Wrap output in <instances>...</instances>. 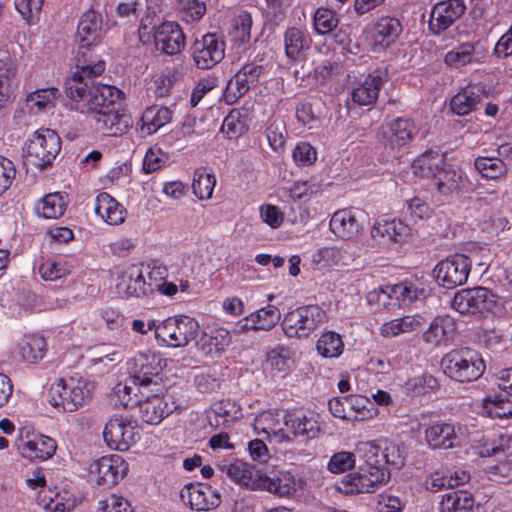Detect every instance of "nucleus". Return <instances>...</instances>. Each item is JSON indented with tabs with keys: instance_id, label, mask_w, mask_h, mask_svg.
<instances>
[{
	"instance_id": "obj_1",
	"label": "nucleus",
	"mask_w": 512,
	"mask_h": 512,
	"mask_svg": "<svg viewBox=\"0 0 512 512\" xmlns=\"http://www.w3.org/2000/svg\"><path fill=\"white\" fill-rule=\"evenodd\" d=\"M227 475L238 484L251 490H264L284 497L295 491L294 476L287 471L263 473L256 467L241 460L227 466Z\"/></svg>"
},
{
	"instance_id": "obj_2",
	"label": "nucleus",
	"mask_w": 512,
	"mask_h": 512,
	"mask_svg": "<svg viewBox=\"0 0 512 512\" xmlns=\"http://www.w3.org/2000/svg\"><path fill=\"white\" fill-rule=\"evenodd\" d=\"M86 60L83 61V65L80 70L73 73L72 79L66 83L65 93L71 100L82 103V112H90L92 110L90 98L97 96L98 101H105V98H109L113 93H117L116 87L105 84H96L94 78L100 75L104 71V62L98 61L95 65L85 64Z\"/></svg>"
},
{
	"instance_id": "obj_3",
	"label": "nucleus",
	"mask_w": 512,
	"mask_h": 512,
	"mask_svg": "<svg viewBox=\"0 0 512 512\" xmlns=\"http://www.w3.org/2000/svg\"><path fill=\"white\" fill-rule=\"evenodd\" d=\"M441 368L452 380L466 383L483 375L485 363L477 351L463 347L446 353L441 360Z\"/></svg>"
},
{
	"instance_id": "obj_4",
	"label": "nucleus",
	"mask_w": 512,
	"mask_h": 512,
	"mask_svg": "<svg viewBox=\"0 0 512 512\" xmlns=\"http://www.w3.org/2000/svg\"><path fill=\"white\" fill-rule=\"evenodd\" d=\"M451 307L460 314L473 316H484L485 313L501 315L504 309L499 296L482 286L457 291Z\"/></svg>"
},
{
	"instance_id": "obj_5",
	"label": "nucleus",
	"mask_w": 512,
	"mask_h": 512,
	"mask_svg": "<svg viewBox=\"0 0 512 512\" xmlns=\"http://www.w3.org/2000/svg\"><path fill=\"white\" fill-rule=\"evenodd\" d=\"M116 91V94L113 93L111 97L105 98V101H98L97 96L90 98L93 106L89 113L94 115L98 125L97 129L111 136L122 135L132 126L130 115L116 107L122 96L121 90L116 88Z\"/></svg>"
},
{
	"instance_id": "obj_6",
	"label": "nucleus",
	"mask_w": 512,
	"mask_h": 512,
	"mask_svg": "<svg viewBox=\"0 0 512 512\" xmlns=\"http://www.w3.org/2000/svg\"><path fill=\"white\" fill-rule=\"evenodd\" d=\"M199 334L198 322L188 316L170 317L155 328L157 340L171 347H184Z\"/></svg>"
},
{
	"instance_id": "obj_7",
	"label": "nucleus",
	"mask_w": 512,
	"mask_h": 512,
	"mask_svg": "<svg viewBox=\"0 0 512 512\" xmlns=\"http://www.w3.org/2000/svg\"><path fill=\"white\" fill-rule=\"evenodd\" d=\"M61 150V140L51 129L37 130L25 150L26 162L41 169L51 165Z\"/></svg>"
},
{
	"instance_id": "obj_8",
	"label": "nucleus",
	"mask_w": 512,
	"mask_h": 512,
	"mask_svg": "<svg viewBox=\"0 0 512 512\" xmlns=\"http://www.w3.org/2000/svg\"><path fill=\"white\" fill-rule=\"evenodd\" d=\"M381 446L373 442H359L354 449V469L361 471L362 477L370 473L369 484L361 487L367 490L375 483H386L390 478L388 468L380 467Z\"/></svg>"
},
{
	"instance_id": "obj_9",
	"label": "nucleus",
	"mask_w": 512,
	"mask_h": 512,
	"mask_svg": "<svg viewBox=\"0 0 512 512\" xmlns=\"http://www.w3.org/2000/svg\"><path fill=\"white\" fill-rule=\"evenodd\" d=\"M325 311L317 305H306L288 312L282 321V329L289 338L307 337L324 322Z\"/></svg>"
},
{
	"instance_id": "obj_10",
	"label": "nucleus",
	"mask_w": 512,
	"mask_h": 512,
	"mask_svg": "<svg viewBox=\"0 0 512 512\" xmlns=\"http://www.w3.org/2000/svg\"><path fill=\"white\" fill-rule=\"evenodd\" d=\"M161 362V356L150 351L139 352L129 360L130 382L133 386H138L137 390L142 396L144 393L141 389L158 384L157 379L162 370Z\"/></svg>"
},
{
	"instance_id": "obj_11",
	"label": "nucleus",
	"mask_w": 512,
	"mask_h": 512,
	"mask_svg": "<svg viewBox=\"0 0 512 512\" xmlns=\"http://www.w3.org/2000/svg\"><path fill=\"white\" fill-rule=\"evenodd\" d=\"M471 266V260L466 255L454 254L438 262L433 274L441 287L454 289L467 282Z\"/></svg>"
},
{
	"instance_id": "obj_12",
	"label": "nucleus",
	"mask_w": 512,
	"mask_h": 512,
	"mask_svg": "<svg viewBox=\"0 0 512 512\" xmlns=\"http://www.w3.org/2000/svg\"><path fill=\"white\" fill-rule=\"evenodd\" d=\"M87 393L73 379H59L49 389V403L62 412H74L83 405Z\"/></svg>"
},
{
	"instance_id": "obj_13",
	"label": "nucleus",
	"mask_w": 512,
	"mask_h": 512,
	"mask_svg": "<svg viewBox=\"0 0 512 512\" xmlns=\"http://www.w3.org/2000/svg\"><path fill=\"white\" fill-rule=\"evenodd\" d=\"M225 43L216 34L208 33L192 45V55L199 69H210L224 58Z\"/></svg>"
},
{
	"instance_id": "obj_14",
	"label": "nucleus",
	"mask_w": 512,
	"mask_h": 512,
	"mask_svg": "<svg viewBox=\"0 0 512 512\" xmlns=\"http://www.w3.org/2000/svg\"><path fill=\"white\" fill-rule=\"evenodd\" d=\"M181 500L192 510L209 511L221 503L220 493L209 485L189 483L180 493Z\"/></svg>"
},
{
	"instance_id": "obj_15",
	"label": "nucleus",
	"mask_w": 512,
	"mask_h": 512,
	"mask_svg": "<svg viewBox=\"0 0 512 512\" xmlns=\"http://www.w3.org/2000/svg\"><path fill=\"white\" fill-rule=\"evenodd\" d=\"M457 332L456 320L448 315H438L432 319L421 334V340L430 348L446 346Z\"/></svg>"
},
{
	"instance_id": "obj_16",
	"label": "nucleus",
	"mask_w": 512,
	"mask_h": 512,
	"mask_svg": "<svg viewBox=\"0 0 512 512\" xmlns=\"http://www.w3.org/2000/svg\"><path fill=\"white\" fill-rule=\"evenodd\" d=\"M103 438L110 448L126 451L132 444L136 443L139 435L131 422L115 417L106 423Z\"/></svg>"
},
{
	"instance_id": "obj_17",
	"label": "nucleus",
	"mask_w": 512,
	"mask_h": 512,
	"mask_svg": "<svg viewBox=\"0 0 512 512\" xmlns=\"http://www.w3.org/2000/svg\"><path fill=\"white\" fill-rule=\"evenodd\" d=\"M154 43L158 51L166 55H176L185 46V35L176 22H163L154 27Z\"/></svg>"
},
{
	"instance_id": "obj_18",
	"label": "nucleus",
	"mask_w": 512,
	"mask_h": 512,
	"mask_svg": "<svg viewBox=\"0 0 512 512\" xmlns=\"http://www.w3.org/2000/svg\"><path fill=\"white\" fill-rule=\"evenodd\" d=\"M91 473L96 474L99 485L111 487L127 473L128 466L119 455L103 456L91 465Z\"/></svg>"
},
{
	"instance_id": "obj_19",
	"label": "nucleus",
	"mask_w": 512,
	"mask_h": 512,
	"mask_svg": "<svg viewBox=\"0 0 512 512\" xmlns=\"http://www.w3.org/2000/svg\"><path fill=\"white\" fill-rule=\"evenodd\" d=\"M466 6L463 0H447L437 3L429 21V28L435 34L448 29L465 12Z\"/></svg>"
},
{
	"instance_id": "obj_20",
	"label": "nucleus",
	"mask_w": 512,
	"mask_h": 512,
	"mask_svg": "<svg viewBox=\"0 0 512 512\" xmlns=\"http://www.w3.org/2000/svg\"><path fill=\"white\" fill-rule=\"evenodd\" d=\"M138 408L141 419L148 424H158L177 407L172 396H160L155 393L144 399L138 400Z\"/></svg>"
},
{
	"instance_id": "obj_21",
	"label": "nucleus",
	"mask_w": 512,
	"mask_h": 512,
	"mask_svg": "<svg viewBox=\"0 0 512 512\" xmlns=\"http://www.w3.org/2000/svg\"><path fill=\"white\" fill-rule=\"evenodd\" d=\"M231 343V336L223 327H207L205 330L199 328V334L195 338V346L204 355H219Z\"/></svg>"
},
{
	"instance_id": "obj_22",
	"label": "nucleus",
	"mask_w": 512,
	"mask_h": 512,
	"mask_svg": "<svg viewBox=\"0 0 512 512\" xmlns=\"http://www.w3.org/2000/svg\"><path fill=\"white\" fill-rule=\"evenodd\" d=\"M402 32L401 22L394 17L380 18L371 30L372 50L381 52L394 43Z\"/></svg>"
},
{
	"instance_id": "obj_23",
	"label": "nucleus",
	"mask_w": 512,
	"mask_h": 512,
	"mask_svg": "<svg viewBox=\"0 0 512 512\" xmlns=\"http://www.w3.org/2000/svg\"><path fill=\"white\" fill-rule=\"evenodd\" d=\"M432 181L437 192L445 197L459 194L466 184L463 172L445 161L434 175Z\"/></svg>"
},
{
	"instance_id": "obj_24",
	"label": "nucleus",
	"mask_w": 512,
	"mask_h": 512,
	"mask_svg": "<svg viewBox=\"0 0 512 512\" xmlns=\"http://www.w3.org/2000/svg\"><path fill=\"white\" fill-rule=\"evenodd\" d=\"M117 293L124 298L143 297L151 295V289L146 285L142 270L135 265L124 270L116 284Z\"/></svg>"
},
{
	"instance_id": "obj_25",
	"label": "nucleus",
	"mask_w": 512,
	"mask_h": 512,
	"mask_svg": "<svg viewBox=\"0 0 512 512\" xmlns=\"http://www.w3.org/2000/svg\"><path fill=\"white\" fill-rule=\"evenodd\" d=\"M102 36V19L100 14L93 10L85 12L77 27V38L80 49H89L98 44Z\"/></svg>"
},
{
	"instance_id": "obj_26",
	"label": "nucleus",
	"mask_w": 512,
	"mask_h": 512,
	"mask_svg": "<svg viewBox=\"0 0 512 512\" xmlns=\"http://www.w3.org/2000/svg\"><path fill=\"white\" fill-rule=\"evenodd\" d=\"M280 317L278 308L268 305L239 321L236 329L239 333L247 330H270L277 324Z\"/></svg>"
},
{
	"instance_id": "obj_27",
	"label": "nucleus",
	"mask_w": 512,
	"mask_h": 512,
	"mask_svg": "<svg viewBox=\"0 0 512 512\" xmlns=\"http://www.w3.org/2000/svg\"><path fill=\"white\" fill-rule=\"evenodd\" d=\"M240 411L234 402L221 400L214 403L206 412L209 425L214 429H226L238 418Z\"/></svg>"
},
{
	"instance_id": "obj_28",
	"label": "nucleus",
	"mask_w": 512,
	"mask_h": 512,
	"mask_svg": "<svg viewBox=\"0 0 512 512\" xmlns=\"http://www.w3.org/2000/svg\"><path fill=\"white\" fill-rule=\"evenodd\" d=\"M56 442L48 436H39L35 439L21 441L18 450L24 458L30 460H46L55 453Z\"/></svg>"
},
{
	"instance_id": "obj_29",
	"label": "nucleus",
	"mask_w": 512,
	"mask_h": 512,
	"mask_svg": "<svg viewBox=\"0 0 512 512\" xmlns=\"http://www.w3.org/2000/svg\"><path fill=\"white\" fill-rule=\"evenodd\" d=\"M95 213L110 225L121 224L126 217V209L123 205L106 192L96 197Z\"/></svg>"
},
{
	"instance_id": "obj_30",
	"label": "nucleus",
	"mask_w": 512,
	"mask_h": 512,
	"mask_svg": "<svg viewBox=\"0 0 512 512\" xmlns=\"http://www.w3.org/2000/svg\"><path fill=\"white\" fill-rule=\"evenodd\" d=\"M425 439L428 445L434 449L452 448L457 439L455 426L451 423H435L425 430Z\"/></svg>"
},
{
	"instance_id": "obj_31",
	"label": "nucleus",
	"mask_w": 512,
	"mask_h": 512,
	"mask_svg": "<svg viewBox=\"0 0 512 512\" xmlns=\"http://www.w3.org/2000/svg\"><path fill=\"white\" fill-rule=\"evenodd\" d=\"M409 227L399 219L377 221L371 230L372 238L380 237L387 241L403 242L409 235Z\"/></svg>"
},
{
	"instance_id": "obj_32",
	"label": "nucleus",
	"mask_w": 512,
	"mask_h": 512,
	"mask_svg": "<svg viewBox=\"0 0 512 512\" xmlns=\"http://www.w3.org/2000/svg\"><path fill=\"white\" fill-rule=\"evenodd\" d=\"M276 413L262 412L254 420V430L257 434H266L267 438H275L277 442L290 441V437L280 427Z\"/></svg>"
},
{
	"instance_id": "obj_33",
	"label": "nucleus",
	"mask_w": 512,
	"mask_h": 512,
	"mask_svg": "<svg viewBox=\"0 0 512 512\" xmlns=\"http://www.w3.org/2000/svg\"><path fill=\"white\" fill-rule=\"evenodd\" d=\"M482 96L475 87H466L452 97L450 108L453 113L464 116L477 109Z\"/></svg>"
},
{
	"instance_id": "obj_34",
	"label": "nucleus",
	"mask_w": 512,
	"mask_h": 512,
	"mask_svg": "<svg viewBox=\"0 0 512 512\" xmlns=\"http://www.w3.org/2000/svg\"><path fill=\"white\" fill-rule=\"evenodd\" d=\"M382 85L383 78L378 72L369 74L357 88H354V103L359 105L373 104Z\"/></svg>"
},
{
	"instance_id": "obj_35",
	"label": "nucleus",
	"mask_w": 512,
	"mask_h": 512,
	"mask_svg": "<svg viewBox=\"0 0 512 512\" xmlns=\"http://www.w3.org/2000/svg\"><path fill=\"white\" fill-rule=\"evenodd\" d=\"M474 507V498L467 491H450L443 495L440 502L441 512H470Z\"/></svg>"
},
{
	"instance_id": "obj_36",
	"label": "nucleus",
	"mask_w": 512,
	"mask_h": 512,
	"mask_svg": "<svg viewBox=\"0 0 512 512\" xmlns=\"http://www.w3.org/2000/svg\"><path fill=\"white\" fill-rule=\"evenodd\" d=\"M284 424L294 436H305L307 439L317 437L320 432L318 422L305 415L288 414L284 417Z\"/></svg>"
},
{
	"instance_id": "obj_37",
	"label": "nucleus",
	"mask_w": 512,
	"mask_h": 512,
	"mask_svg": "<svg viewBox=\"0 0 512 512\" xmlns=\"http://www.w3.org/2000/svg\"><path fill=\"white\" fill-rule=\"evenodd\" d=\"M442 155L434 151H426L412 163L413 173L421 178L433 179L434 175L444 164Z\"/></svg>"
},
{
	"instance_id": "obj_38",
	"label": "nucleus",
	"mask_w": 512,
	"mask_h": 512,
	"mask_svg": "<svg viewBox=\"0 0 512 512\" xmlns=\"http://www.w3.org/2000/svg\"><path fill=\"white\" fill-rule=\"evenodd\" d=\"M172 119V112L167 107H148L141 117V130L151 135L160 127L169 123Z\"/></svg>"
},
{
	"instance_id": "obj_39",
	"label": "nucleus",
	"mask_w": 512,
	"mask_h": 512,
	"mask_svg": "<svg viewBox=\"0 0 512 512\" xmlns=\"http://www.w3.org/2000/svg\"><path fill=\"white\" fill-rule=\"evenodd\" d=\"M487 413L493 418L512 417V397L501 391L500 394L488 395L485 398Z\"/></svg>"
},
{
	"instance_id": "obj_40",
	"label": "nucleus",
	"mask_w": 512,
	"mask_h": 512,
	"mask_svg": "<svg viewBox=\"0 0 512 512\" xmlns=\"http://www.w3.org/2000/svg\"><path fill=\"white\" fill-rule=\"evenodd\" d=\"M46 341L40 336H29L19 344V354L29 363L41 360L46 354Z\"/></svg>"
},
{
	"instance_id": "obj_41",
	"label": "nucleus",
	"mask_w": 512,
	"mask_h": 512,
	"mask_svg": "<svg viewBox=\"0 0 512 512\" xmlns=\"http://www.w3.org/2000/svg\"><path fill=\"white\" fill-rule=\"evenodd\" d=\"M474 166L482 177L487 179H500L507 173L506 164L498 157H477Z\"/></svg>"
},
{
	"instance_id": "obj_42",
	"label": "nucleus",
	"mask_w": 512,
	"mask_h": 512,
	"mask_svg": "<svg viewBox=\"0 0 512 512\" xmlns=\"http://www.w3.org/2000/svg\"><path fill=\"white\" fill-rule=\"evenodd\" d=\"M36 209L46 219H57L65 212L66 202L60 193H51L43 197Z\"/></svg>"
},
{
	"instance_id": "obj_43",
	"label": "nucleus",
	"mask_w": 512,
	"mask_h": 512,
	"mask_svg": "<svg viewBox=\"0 0 512 512\" xmlns=\"http://www.w3.org/2000/svg\"><path fill=\"white\" fill-rule=\"evenodd\" d=\"M438 388L437 379L431 374H423L408 379L404 384V392L408 396H420Z\"/></svg>"
},
{
	"instance_id": "obj_44",
	"label": "nucleus",
	"mask_w": 512,
	"mask_h": 512,
	"mask_svg": "<svg viewBox=\"0 0 512 512\" xmlns=\"http://www.w3.org/2000/svg\"><path fill=\"white\" fill-rule=\"evenodd\" d=\"M285 54L290 59H297L305 47H308L309 41L304 32L292 27L287 29L284 34Z\"/></svg>"
},
{
	"instance_id": "obj_45",
	"label": "nucleus",
	"mask_w": 512,
	"mask_h": 512,
	"mask_svg": "<svg viewBox=\"0 0 512 512\" xmlns=\"http://www.w3.org/2000/svg\"><path fill=\"white\" fill-rule=\"evenodd\" d=\"M329 226L335 236L349 240L352 237V210L345 208L336 211L332 215Z\"/></svg>"
},
{
	"instance_id": "obj_46",
	"label": "nucleus",
	"mask_w": 512,
	"mask_h": 512,
	"mask_svg": "<svg viewBox=\"0 0 512 512\" xmlns=\"http://www.w3.org/2000/svg\"><path fill=\"white\" fill-rule=\"evenodd\" d=\"M387 292L390 295V300L392 298L396 299L398 306H408L418 299L420 294L424 293L423 289H418L407 282L389 285L387 286Z\"/></svg>"
},
{
	"instance_id": "obj_47",
	"label": "nucleus",
	"mask_w": 512,
	"mask_h": 512,
	"mask_svg": "<svg viewBox=\"0 0 512 512\" xmlns=\"http://www.w3.org/2000/svg\"><path fill=\"white\" fill-rule=\"evenodd\" d=\"M388 124L390 127H386V135H396L395 141L402 143L403 146L407 145L417 133L413 121L407 118H397Z\"/></svg>"
},
{
	"instance_id": "obj_48",
	"label": "nucleus",
	"mask_w": 512,
	"mask_h": 512,
	"mask_svg": "<svg viewBox=\"0 0 512 512\" xmlns=\"http://www.w3.org/2000/svg\"><path fill=\"white\" fill-rule=\"evenodd\" d=\"M216 184L215 176L204 168H198L194 173L192 189L199 199H209Z\"/></svg>"
},
{
	"instance_id": "obj_49",
	"label": "nucleus",
	"mask_w": 512,
	"mask_h": 512,
	"mask_svg": "<svg viewBox=\"0 0 512 512\" xmlns=\"http://www.w3.org/2000/svg\"><path fill=\"white\" fill-rule=\"evenodd\" d=\"M474 55V44L466 42L446 53L444 61L448 66L459 68L471 63Z\"/></svg>"
},
{
	"instance_id": "obj_50",
	"label": "nucleus",
	"mask_w": 512,
	"mask_h": 512,
	"mask_svg": "<svg viewBox=\"0 0 512 512\" xmlns=\"http://www.w3.org/2000/svg\"><path fill=\"white\" fill-rule=\"evenodd\" d=\"M182 19L187 23L201 20L206 13V0H177Z\"/></svg>"
},
{
	"instance_id": "obj_51",
	"label": "nucleus",
	"mask_w": 512,
	"mask_h": 512,
	"mask_svg": "<svg viewBox=\"0 0 512 512\" xmlns=\"http://www.w3.org/2000/svg\"><path fill=\"white\" fill-rule=\"evenodd\" d=\"M250 89V84L239 72H237L227 83L223 98L227 104H234L239 98L245 95Z\"/></svg>"
},
{
	"instance_id": "obj_52",
	"label": "nucleus",
	"mask_w": 512,
	"mask_h": 512,
	"mask_svg": "<svg viewBox=\"0 0 512 512\" xmlns=\"http://www.w3.org/2000/svg\"><path fill=\"white\" fill-rule=\"evenodd\" d=\"M316 348L323 357H336L342 352L343 342L335 332H326L318 339Z\"/></svg>"
},
{
	"instance_id": "obj_53",
	"label": "nucleus",
	"mask_w": 512,
	"mask_h": 512,
	"mask_svg": "<svg viewBox=\"0 0 512 512\" xmlns=\"http://www.w3.org/2000/svg\"><path fill=\"white\" fill-rule=\"evenodd\" d=\"M380 457L381 468H387L386 465H390L399 469L404 464L403 451L401 447L395 443L385 442L384 446H381Z\"/></svg>"
},
{
	"instance_id": "obj_54",
	"label": "nucleus",
	"mask_w": 512,
	"mask_h": 512,
	"mask_svg": "<svg viewBox=\"0 0 512 512\" xmlns=\"http://www.w3.org/2000/svg\"><path fill=\"white\" fill-rule=\"evenodd\" d=\"M313 22L316 32L321 35L331 32L338 24L334 12L326 8L316 10Z\"/></svg>"
},
{
	"instance_id": "obj_55",
	"label": "nucleus",
	"mask_w": 512,
	"mask_h": 512,
	"mask_svg": "<svg viewBox=\"0 0 512 512\" xmlns=\"http://www.w3.org/2000/svg\"><path fill=\"white\" fill-rule=\"evenodd\" d=\"M58 90L56 88L39 89L27 96V104L30 109L36 108V112L42 111L55 100Z\"/></svg>"
},
{
	"instance_id": "obj_56",
	"label": "nucleus",
	"mask_w": 512,
	"mask_h": 512,
	"mask_svg": "<svg viewBox=\"0 0 512 512\" xmlns=\"http://www.w3.org/2000/svg\"><path fill=\"white\" fill-rule=\"evenodd\" d=\"M378 414L374 402L367 397L354 396V421H365L372 419Z\"/></svg>"
},
{
	"instance_id": "obj_57",
	"label": "nucleus",
	"mask_w": 512,
	"mask_h": 512,
	"mask_svg": "<svg viewBox=\"0 0 512 512\" xmlns=\"http://www.w3.org/2000/svg\"><path fill=\"white\" fill-rule=\"evenodd\" d=\"M291 363L290 351L287 348L278 347L267 354V364L277 371H286Z\"/></svg>"
},
{
	"instance_id": "obj_58",
	"label": "nucleus",
	"mask_w": 512,
	"mask_h": 512,
	"mask_svg": "<svg viewBox=\"0 0 512 512\" xmlns=\"http://www.w3.org/2000/svg\"><path fill=\"white\" fill-rule=\"evenodd\" d=\"M329 410L331 414L341 420L348 421L352 412L351 396H341L330 399Z\"/></svg>"
},
{
	"instance_id": "obj_59",
	"label": "nucleus",
	"mask_w": 512,
	"mask_h": 512,
	"mask_svg": "<svg viewBox=\"0 0 512 512\" xmlns=\"http://www.w3.org/2000/svg\"><path fill=\"white\" fill-rule=\"evenodd\" d=\"M44 0H15V8L28 22L33 23L40 14Z\"/></svg>"
},
{
	"instance_id": "obj_60",
	"label": "nucleus",
	"mask_w": 512,
	"mask_h": 512,
	"mask_svg": "<svg viewBox=\"0 0 512 512\" xmlns=\"http://www.w3.org/2000/svg\"><path fill=\"white\" fill-rule=\"evenodd\" d=\"M114 394L118 398V403L124 408L135 407L138 405V394L134 392V387L127 382L117 384L114 388Z\"/></svg>"
},
{
	"instance_id": "obj_61",
	"label": "nucleus",
	"mask_w": 512,
	"mask_h": 512,
	"mask_svg": "<svg viewBox=\"0 0 512 512\" xmlns=\"http://www.w3.org/2000/svg\"><path fill=\"white\" fill-rule=\"evenodd\" d=\"M240 112L233 110L224 119L221 131L229 138L238 137L245 129V124L240 121Z\"/></svg>"
},
{
	"instance_id": "obj_62",
	"label": "nucleus",
	"mask_w": 512,
	"mask_h": 512,
	"mask_svg": "<svg viewBox=\"0 0 512 512\" xmlns=\"http://www.w3.org/2000/svg\"><path fill=\"white\" fill-rule=\"evenodd\" d=\"M285 125L282 121H273L266 129V136L269 145L274 151H278L285 144L284 132Z\"/></svg>"
},
{
	"instance_id": "obj_63",
	"label": "nucleus",
	"mask_w": 512,
	"mask_h": 512,
	"mask_svg": "<svg viewBox=\"0 0 512 512\" xmlns=\"http://www.w3.org/2000/svg\"><path fill=\"white\" fill-rule=\"evenodd\" d=\"M40 276L46 281H54L64 277L69 270L58 262L48 260L38 268Z\"/></svg>"
},
{
	"instance_id": "obj_64",
	"label": "nucleus",
	"mask_w": 512,
	"mask_h": 512,
	"mask_svg": "<svg viewBox=\"0 0 512 512\" xmlns=\"http://www.w3.org/2000/svg\"><path fill=\"white\" fill-rule=\"evenodd\" d=\"M293 159L299 165H311L317 159L316 149L308 142H300L293 151Z\"/></svg>"
}]
</instances>
